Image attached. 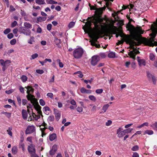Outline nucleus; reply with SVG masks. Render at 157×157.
Instances as JSON below:
<instances>
[{
	"mask_svg": "<svg viewBox=\"0 0 157 157\" xmlns=\"http://www.w3.org/2000/svg\"><path fill=\"white\" fill-rule=\"evenodd\" d=\"M12 128L11 127H9L8 129L7 130L8 134L11 136H12V132H11Z\"/></svg>",
	"mask_w": 157,
	"mask_h": 157,
	"instance_id": "31",
	"label": "nucleus"
},
{
	"mask_svg": "<svg viewBox=\"0 0 157 157\" xmlns=\"http://www.w3.org/2000/svg\"><path fill=\"white\" fill-rule=\"evenodd\" d=\"M47 95L51 98H52L53 97V94L51 93H49L47 94Z\"/></svg>",
	"mask_w": 157,
	"mask_h": 157,
	"instance_id": "57",
	"label": "nucleus"
},
{
	"mask_svg": "<svg viewBox=\"0 0 157 157\" xmlns=\"http://www.w3.org/2000/svg\"><path fill=\"white\" fill-rule=\"evenodd\" d=\"M19 32L26 36H29L31 33V31L30 30L27 29L24 27H21L19 28Z\"/></svg>",
	"mask_w": 157,
	"mask_h": 157,
	"instance_id": "5",
	"label": "nucleus"
},
{
	"mask_svg": "<svg viewBox=\"0 0 157 157\" xmlns=\"http://www.w3.org/2000/svg\"><path fill=\"white\" fill-rule=\"evenodd\" d=\"M11 63L10 60H6L5 61L3 59L0 60V64L3 67H6L8 66Z\"/></svg>",
	"mask_w": 157,
	"mask_h": 157,
	"instance_id": "10",
	"label": "nucleus"
},
{
	"mask_svg": "<svg viewBox=\"0 0 157 157\" xmlns=\"http://www.w3.org/2000/svg\"><path fill=\"white\" fill-rule=\"evenodd\" d=\"M77 75L80 78H82L83 77V75L82 74L80 71H78L76 73Z\"/></svg>",
	"mask_w": 157,
	"mask_h": 157,
	"instance_id": "48",
	"label": "nucleus"
},
{
	"mask_svg": "<svg viewBox=\"0 0 157 157\" xmlns=\"http://www.w3.org/2000/svg\"><path fill=\"white\" fill-rule=\"evenodd\" d=\"M105 9V8H102L97 9L96 11V13L98 14V15H100L102 13L103 10H104Z\"/></svg>",
	"mask_w": 157,
	"mask_h": 157,
	"instance_id": "17",
	"label": "nucleus"
},
{
	"mask_svg": "<svg viewBox=\"0 0 157 157\" xmlns=\"http://www.w3.org/2000/svg\"><path fill=\"white\" fill-rule=\"evenodd\" d=\"M25 144L24 143H23L22 141H21V142L19 144V147L21 148L23 152H24L25 151Z\"/></svg>",
	"mask_w": 157,
	"mask_h": 157,
	"instance_id": "19",
	"label": "nucleus"
},
{
	"mask_svg": "<svg viewBox=\"0 0 157 157\" xmlns=\"http://www.w3.org/2000/svg\"><path fill=\"white\" fill-rule=\"evenodd\" d=\"M1 114H3L6 115V116L8 118H10L11 117V113H7L4 111L2 112L1 113Z\"/></svg>",
	"mask_w": 157,
	"mask_h": 157,
	"instance_id": "26",
	"label": "nucleus"
},
{
	"mask_svg": "<svg viewBox=\"0 0 157 157\" xmlns=\"http://www.w3.org/2000/svg\"><path fill=\"white\" fill-rule=\"evenodd\" d=\"M46 17H40L37 18V20L39 21H45L46 19Z\"/></svg>",
	"mask_w": 157,
	"mask_h": 157,
	"instance_id": "33",
	"label": "nucleus"
},
{
	"mask_svg": "<svg viewBox=\"0 0 157 157\" xmlns=\"http://www.w3.org/2000/svg\"><path fill=\"white\" fill-rule=\"evenodd\" d=\"M57 138V136L56 133H54L50 134L49 136V140L51 141H53Z\"/></svg>",
	"mask_w": 157,
	"mask_h": 157,
	"instance_id": "13",
	"label": "nucleus"
},
{
	"mask_svg": "<svg viewBox=\"0 0 157 157\" xmlns=\"http://www.w3.org/2000/svg\"><path fill=\"white\" fill-rule=\"evenodd\" d=\"M38 56V54L37 53H35L33 54L31 56V58H30V59L31 60L37 58Z\"/></svg>",
	"mask_w": 157,
	"mask_h": 157,
	"instance_id": "44",
	"label": "nucleus"
},
{
	"mask_svg": "<svg viewBox=\"0 0 157 157\" xmlns=\"http://www.w3.org/2000/svg\"><path fill=\"white\" fill-rule=\"evenodd\" d=\"M28 95H27V98L29 100L31 101V103H32V101L34 99V96L30 94V93L27 94Z\"/></svg>",
	"mask_w": 157,
	"mask_h": 157,
	"instance_id": "21",
	"label": "nucleus"
},
{
	"mask_svg": "<svg viewBox=\"0 0 157 157\" xmlns=\"http://www.w3.org/2000/svg\"><path fill=\"white\" fill-rule=\"evenodd\" d=\"M47 3L48 4H57V2L53 0H50L47 2Z\"/></svg>",
	"mask_w": 157,
	"mask_h": 157,
	"instance_id": "43",
	"label": "nucleus"
},
{
	"mask_svg": "<svg viewBox=\"0 0 157 157\" xmlns=\"http://www.w3.org/2000/svg\"><path fill=\"white\" fill-rule=\"evenodd\" d=\"M148 125V123L147 122H145L144 123H143L142 124H141V125L137 126V128H141L143 127H144V126H147Z\"/></svg>",
	"mask_w": 157,
	"mask_h": 157,
	"instance_id": "42",
	"label": "nucleus"
},
{
	"mask_svg": "<svg viewBox=\"0 0 157 157\" xmlns=\"http://www.w3.org/2000/svg\"><path fill=\"white\" fill-rule=\"evenodd\" d=\"M61 116L60 113H56L55 114L56 119L57 121H58L60 119Z\"/></svg>",
	"mask_w": 157,
	"mask_h": 157,
	"instance_id": "32",
	"label": "nucleus"
},
{
	"mask_svg": "<svg viewBox=\"0 0 157 157\" xmlns=\"http://www.w3.org/2000/svg\"><path fill=\"white\" fill-rule=\"evenodd\" d=\"M57 146L56 145H54L52 147V150H53V151L56 152L57 150Z\"/></svg>",
	"mask_w": 157,
	"mask_h": 157,
	"instance_id": "60",
	"label": "nucleus"
},
{
	"mask_svg": "<svg viewBox=\"0 0 157 157\" xmlns=\"http://www.w3.org/2000/svg\"><path fill=\"white\" fill-rule=\"evenodd\" d=\"M39 102L40 104L42 106H43L44 105H45V102L42 99H40V100Z\"/></svg>",
	"mask_w": 157,
	"mask_h": 157,
	"instance_id": "46",
	"label": "nucleus"
},
{
	"mask_svg": "<svg viewBox=\"0 0 157 157\" xmlns=\"http://www.w3.org/2000/svg\"><path fill=\"white\" fill-rule=\"evenodd\" d=\"M126 28L129 31L132 39L134 40H132L129 39L128 40L130 48L133 49L132 51H130L128 53V55L133 59H135L136 54L140 53L139 51L136 49L137 47H134L135 46L139 45L141 43L151 46L157 45V42L155 41L154 39L155 36V34H150V36L151 37L149 39L144 38L140 39L138 37V36L140 34H143L144 32L140 28H135L134 26L130 24L127 25Z\"/></svg>",
	"mask_w": 157,
	"mask_h": 157,
	"instance_id": "1",
	"label": "nucleus"
},
{
	"mask_svg": "<svg viewBox=\"0 0 157 157\" xmlns=\"http://www.w3.org/2000/svg\"><path fill=\"white\" fill-rule=\"evenodd\" d=\"M124 131L125 134H128V133H130L133 130V129L128 128L126 129H124Z\"/></svg>",
	"mask_w": 157,
	"mask_h": 157,
	"instance_id": "38",
	"label": "nucleus"
},
{
	"mask_svg": "<svg viewBox=\"0 0 157 157\" xmlns=\"http://www.w3.org/2000/svg\"><path fill=\"white\" fill-rule=\"evenodd\" d=\"M139 149V147L138 145H135L133 146L131 150L133 151H136L138 150Z\"/></svg>",
	"mask_w": 157,
	"mask_h": 157,
	"instance_id": "39",
	"label": "nucleus"
},
{
	"mask_svg": "<svg viewBox=\"0 0 157 157\" xmlns=\"http://www.w3.org/2000/svg\"><path fill=\"white\" fill-rule=\"evenodd\" d=\"M36 3L38 5H44L45 4L44 0H35Z\"/></svg>",
	"mask_w": 157,
	"mask_h": 157,
	"instance_id": "24",
	"label": "nucleus"
},
{
	"mask_svg": "<svg viewBox=\"0 0 157 157\" xmlns=\"http://www.w3.org/2000/svg\"><path fill=\"white\" fill-rule=\"evenodd\" d=\"M12 151L13 154H16L18 152L17 147L16 146L13 147L12 149Z\"/></svg>",
	"mask_w": 157,
	"mask_h": 157,
	"instance_id": "23",
	"label": "nucleus"
},
{
	"mask_svg": "<svg viewBox=\"0 0 157 157\" xmlns=\"http://www.w3.org/2000/svg\"><path fill=\"white\" fill-rule=\"evenodd\" d=\"M70 103L72 105L75 106V107H77L76 102L73 99H71Z\"/></svg>",
	"mask_w": 157,
	"mask_h": 157,
	"instance_id": "41",
	"label": "nucleus"
},
{
	"mask_svg": "<svg viewBox=\"0 0 157 157\" xmlns=\"http://www.w3.org/2000/svg\"><path fill=\"white\" fill-rule=\"evenodd\" d=\"M84 52V50L82 48H79L75 49L73 51V55L75 59H80L82 57Z\"/></svg>",
	"mask_w": 157,
	"mask_h": 157,
	"instance_id": "3",
	"label": "nucleus"
},
{
	"mask_svg": "<svg viewBox=\"0 0 157 157\" xmlns=\"http://www.w3.org/2000/svg\"><path fill=\"white\" fill-rule=\"evenodd\" d=\"M16 39H13L10 41V44L11 45H14L16 44Z\"/></svg>",
	"mask_w": 157,
	"mask_h": 157,
	"instance_id": "56",
	"label": "nucleus"
},
{
	"mask_svg": "<svg viewBox=\"0 0 157 157\" xmlns=\"http://www.w3.org/2000/svg\"><path fill=\"white\" fill-rule=\"evenodd\" d=\"M34 107L37 111L39 114H41L42 112L41 111V107L39 105H35L34 106Z\"/></svg>",
	"mask_w": 157,
	"mask_h": 157,
	"instance_id": "14",
	"label": "nucleus"
},
{
	"mask_svg": "<svg viewBox=\"0 0 157 157\" xmlns=\"http://www.w3.org/2000/svg\"><path fill=\"white\" fill-rule=\"evenodd\" d=\"M91 21H89L86 23V29L83 27L85 32H87L88 30L91 29V23H93L94 25L95 29L94 32L92 33L90 36L92 40L91 41V44L97 48H99V45H97L96 43L97 40L99 37L102 34V32L101 29L102 27L101 23L102 22L103 20L99 16H95L91 18Z\"/></svg>",
	"mask_w": 157,
	"mask_h": 157,
	"instance_id": "2",
	"label": "nucleus"
},
{
	"mask_svg": "<svg viewBox=\"0 0 157 157\" xmlns=\"http://www.w3.org/2000/svg\"><path fill=\"white\" fill-rule=\"evenodd\" d=\"M137 61L139 65L141 66H145L146 64V63L145 60L143 59H140L139 57H137Z\"/></svg>",
	"mask_w": 157,
	"mask_h": 157,
	"instance_id": "12",
	"label": "nucleus"
},
{
	"mask_svg": "<svg viewBox=\"0 0 157 157\" xmlns=\"http://www.w3.org/2000/svg\"><path fill=\"white\" fill-rule=\"evenodd\" d=\"M111 30L113 33L116 34V37H117L120 35L119 34L117 33L118 30L117 28L116 27L113 26L111 29Z\"/></svg>",
	"mask_w": 157,
	"mask_h": 157,
	"instance_id": "15",
	"label": "nucleus"
},
{
	"mask_svg": "<svg viewBox=\"0 0 157 157\" xmlns=\"http://www.w3.org/2000/svg\"><path fill=\"white\" fill-rule=\"evenodd\" d=\"M77 111L79 113L83 111V109L82 107H78L76 108Z\"/></svg>",
	"mask_w": 157,
	"mask_h": 157,
	"instance_id": "49",
	"label": "nucleus"
},
{
	"mask_svg": "<svg viewBox=\"0 0 157 157\" xmlns=\"http://www.w3.org/2000/svg\"><path fill=\"white\" fill-rule=\"evenodd\" d=\"M24 25L25 27V28L27 29H31L32 27V24H31L30 23H28L27 22H25L24 24Z\"/></svg>",
	"mask_w": 157,
	"mask_h": 157,
	"instance_id": "22",
	"label": "nucleus"
},
{
	"mask_svg": "<svg viewBox=\"0 0 157 157\" xmlns=\"http://www.w3.org/2000/svg\"><path fill=\"white\" fill-rule=\"evenodd\" d=\"M116 134L117 137L119 138H122L125 135L124 130L121 127H119L117 129Z\"/></svg>",
	"mask_w": 157,
	"mask_h": 157,
	"instance_id": "6",
	"label": "nucleus"
},
{
	"mask_svg": "<svg viewBox=\"0 0 157 157\" xmlns=\"http://www.w3.org/2000/svg\"><path fill=\"white\" fill-rule=\"evenodd\" d=\"M17 98L19 105H20L21 104V99L20 97L19 96H17Z\"/></svg>",
	"mask_w": 157,
	"mask_h": 157,
	"instance_id": "55",
	"label": "nucleus"
},
{
	"mask_svg": "<svg viewBox=\"0 0 157 157\" xmlns=\"http://www.w3.org/2000/svg\"><path fill=\"white\" fill-rule=\"evenodd\" d=\"M109 104H106L104 105L102 108V110L103 111V112H105L108 109L109 107Z\"/></svg>",
	"mask_w": 157,
	"mask_h": 157,
	"instance_id": "27",
	"label": "nucleus"
},
{
	"mask_svg": "<svg viewBox=\"0 0 157 157\" xmlns=\"http://www.w3.org/2000/svg\"><path fill=\"white\" fill-rule=\"evenodd\" d=\"M27 77L25 75H22L21 77V79L23 82H26L27 80Z\"/></svg>",
	"mask_w": 157,
	"mask_h": 157,
	"instance_id": "37",
	"label": "nucleus"
},
{
	"mask_svg": "<svg viewBox=\"0 0 157 157\" xmlns=\"http://www.w3.org/2000/svg\"><path fill=\"white\" fill-rule=\"evenodd\" d=\"M115 56V53L113 52H111L108 54V56L111 58H114Z\"/></svg>",
	"mask_w": 157,
	"mask_h": 157,
	"instance_id": "34",
	"label": "nucleus"
},
{
	"mask_svg": "<svg viewBox=\"0 0 157 157\" xmlns=\"http://www.w3.org/2000/svg\"><path fill=\"white\" fill-rule=\"evenodd\" d=\"M35 127L33 125H28L25 131V133L26 135L35 132Z\"/></svg>",
	"mask_w": 157,
	"mask_h": 157,
	"instance_id": "4",
	"label": "nucleus"
},
{
	"mask_svg": "<svg viewBox=\"0 0 157 157\" xmlns=\"http://www.w3.org/2000/svg\"><path fill=\"white\" fill-rule=\"evenodd\" d=\"M41 32H42V29L40 27H39L37 29V30H36V32L37 33H41Z\"/></svg>",
	"mask_w": 157,
	"mask_h": 157,
	"instance_id": "61",
	"label": "nucleus"
},
{
	"mask_svg": "<svg viewBox=\"0 0 157 157\" xmlns=\"http://www.w3.org/2000/svg\"><path fill=\"white\" fill-rule=\"evenodd\" d=\"M75 22L71 21L68 24V27L69 28H71L73 27L75 25Z\"/></svg>",
	"mask_w": 157,
	"mask_h": 157,
	"instance_id": "36",
	"label": "nucleus"
},
{
	"mask_svg": "<svg viewBox=\"0 0 157 157\" xmlns=\"http://www.w3.org/2000/svg\"><path fill=\"white\" fill-rule=\"evenodd\" d=\"M156 21V23H155L154 24L152 25L151 28L152 32V33H154L155 35L157 33V19Z\"/></svg>",
	"mask_w": 157,
	"mask_h": 157,
	"instance_id": "11",
	"label": "nucleus"
},
{
	"mask_svg": "<svg viewBox=\"0 0 157 157\" xmlns=\"http://www.w3.org/2000/svg\"><path fill=\"white\" fill-rule=\"evenodd\" d=\"M132 157H139V154L137 152H135L133 153Z\"/></svg>",
	"mask_w": 157,
	"mask_h": 157,
	"instance_id": "62",
	"label": "nucleus"
},
{
	"mask_svg": "<svg viewBox=\"0 0 157 157\" xmlns=\"http://www.w3.org/2000/svg\"><path fill=\"white\" fill-rule=\"evenodd\" d=\"M40 114H38L37 115H36L35 113H33L32 116L33 117L35 118L36 120H38L40 118Z\"/></svg>",
	"mask_w": 157,
	"mask_h": 157,
	"instance_id": "30",
	"label": "nucleus"
},
{
	"mask_svg": "<svg viewBox=\"0 0 157 157\" xmlns=\"http://www.w3.org/2000/svg\"><path fill=\"white\" fill-rule=\"evenodd\" d=\"M32 137H28L27 138V140L30 143V144H32Z\"/></svg>",
	"mask_w": 157,
	"mask_h": 157,
	"instance_id": "50",
	"label": "nucleus"
},
{
	"mask_svg": "<svg viewBox=\"0 0 157 157\" xmlns=\"http://www.w3.org/2000/svg\"><path fill=\"white\" fill-rule=\"evenodd\" d=\"M112 123V121L111 120H108L107 122H106L105 125L106 126H109Z\"/></svg>",
	"mask_w": 157,
	"mask_h": 157,
	"instance_id": "53",
	"label": "nucleus"
},
{
	"mask_svg": "<svg viewBox=\"0 0 157 157\" xmlns=\"http://www.w3.org/2000/svg\"><path fill=\"white\" fill-rule=\"evenodd\" d=\"M150 126L154 130L157 131V122L153 123Z\"/></svg>",
	"mask_w": 157,
	"mask_h": 157,
	"instance_id": "20",
	"label": "nucleus"
},
{
	"mask_svg": "<svg viewBox=\"0 0 157 157\" xmlns=\"http://www.w3.org/2000/svg\"><path fill=\"white\" fill-rule=\"evenodd\" d=\"M34 42V38L33 36H30V39L28 41V43L30 44H32Z\"/></svg>",
	"mask_w": 157,
	"mask_h": 157,
	"instance_id": "29",
	"label": "nucleus"
},
{
	"mask_svg": "<svg viewBox=\"0 0 157 157\" xmlns=\"http://www.w3.org/2000/svg\"><path fill=\"white\" fill-rule=\"evenodd\" d=\"M154 133L153 131L152 130H147L144 132V135L147 134L148 135H151Z\"/></svg>",
	"mask_w": 157,
	"mask_h": 157,
	"instance_id": "28",
	"label": "nucleus"
},
{
	"mask_svg": "<svg viewBox=\"0 0 157 157\" xmlns=\"http://www.w3.org/2000/svg\"><path fill=\"white\" fill-rule=\"evenodd\" d=\"M10 29H7L4 31V33L5 34H7L10 33Z\"/></svg>",
	"mask_w": 157,
	"mask_h": 157,
	"instance_id": "54",
	"label": "nucleus"
},
{
	"mask_svg": "<svg viewBox=\"0 0 157 157\" xmlns=\"http://www.w3.org/2000/svg\"><path fill=\"white\" fill-rule=\"evenodd\" d=\"M14 91V90L11 89H10L8 90H6V91L5 92H6V93L7 94H11V93H13V92Z\"/></svg>",
	"mask_w": 157,
	"mask_h": 157,
	"instance_id": "52",
	"label": "nucleus"
},
{
	"mask_svg": "<svg viewBox=\"0 0 157 157\" xmlns=\"http://www.w3.org/2000/svg\"><path fill=\"white\" fill-rule=\"evenodd\" d=\"M52 25L51 24H49L47 25V29L49 30L50 31L51 29Z\"/></svg>",
	"mask_w": 157,
	"mask_h": 157,
	"instance_id": "63",
	"label": "nucleus"
},
{
	"mask_svg": "<svg viewBox=\"0 0 157 157\" xmlns=\"http://www.w3.org/2000/svg\"><path fill=\"white\" fill-rule=\"evenodd\" d=\"M17 24V22L16 21H14L11 24V27H13L15 26Z\"/></svg>",
	"mask_w": 157,
	"mask_h": 157,
	"instance_id": "58",
	"label": "nucleus"
},
{
	"mask_svg": "<svg viewBox=\"0 0 157 157\" xmlns=\"http://www.w3.org/2000/svg\"><path fill=\"white\" fill-rule=\"evenodd\" d=\"M22 117L24 120L27 119L28 117V113L26 110L25 109H23L22 110Z\"/></svg>",
	"mask_w": 157,
	"mask_h": 157,
	"instance_id": "16",
	"label": "nucleus"
},
{
	"mask_svg": "<svg viewBox=\"0 0 157 157\" xmlns=\"http://www.w3.org/2000/svg\"><path fill=\"white\" fill-rule=\"evenodd\" d=\"M36 71L37 73L40 74H42L44 73V71L42 70L38 69L36 70Z\"/></svg>",
	"mask_w": 157,
	"mask_h": 157,
	"instance_id": "51",
	"label": "nucleus"
},
{
	"mask_svg": "<svg viewBox=\"0 0 157 157\" xmlns=\"http://www.w3.org/2000/svg\"><path fill=\"white\" fill-rule=\"evenodd\" d=\"M147 76L149 80H151L154 84H155L156 82V79L155 76L148 71H147Z\"/></svg>",
	"mask_w": 157,
	"mask_h": 157,
	"instance_id": "9",
	"label": "nucleus"
},
{
	"mask_svg": "<svg viewBox=\"0 0 157 157\" xmlns=\"http://www.w3.org/2000/svg\"><path fill=\"white\" fill-rule=\"evenodd\" d=\"M149 58L151 60L153 61L155 59V55L152 53H150L149 55Z\"/></svg>",
	"mask_w": 157,
	"mask_h": 157,
	"instance_id": "35",
	"label": "nucleus"
},
{
	"mask_svg": "<svg viewBox=\"0 0 157 157\" xmlns=\"http://www.w3.org/2000/svg\"><path fill=\"white\" fill-rule=\"evenodd\" d=\"M13 36V35L12 33H10L7 35V37L9 39L12 38Z\"/></svg>",
	"mask_w": 157,
	"mask_h": 157,
	"instance_id": "59",
	"label": "nucleus"
},
{
	"mask_svg": "<svg viewBox=\"0 0 157 157\" xmlns=\"http://www.w3.org/2000/svg\"><path fill=\"white\" fill-rule=\"evenodd\" d=\"M34 104H33L32 105L29 104V105L27 106L28 111L29 112V109H31L33 106L34 107Z\"/></svg>",
	"mask_w": 157,
	"mask_h": 157,
	"instance_id": "47",
	"label": "nucleus"
},
{
	"mask_svg": "<svg viewBox=\"0 0 157 157\" xmlns=\"http://www.w3.org/2000/svg\"><path fill=\"white\" fill-rule=\"evenodd\" d=\"M89 98L91 101H95L96 100V98L93 95H90L89 96Z\"/></svg>",
	"mask_w": 157,
	"mask_h": 157,
	"instance_id": "40",
	"label": "nucleus"
},
{
	"mask_svg": "<svg viewBox=\"0 0 157 157\" xmlns=\"http://www.w3.org/2000/svg\"><path fill=\"white\" fill-rule=\"evenodd\" d=\"M54 119V117L52 116H50L48 117V120L50 121H53Z\"/></svg>",
	"mask_w": 157,
	"mask_h": 157,
	"instance_id": "64",
	"label": "nucleus"
},
{
	"mask_svg": "<svg viewBox=\"0 0 157 157\" xmlns=\"http://www.w3.org/2000/svg\"><path fill=\"white\" fill-rule=\"evenodd\" d=\"M28 150L31 155L34 154L36 153L35 146L33 144H31L28 147Z\"/></svg>",
	"mask_w": 157,
	"mask_h": 157,
	"instance_id": "8",
	"label": "nucleus"
},
{
	"mask_svg": "<svg viewBox=\"0 0 157 157\" xmlns=\"http://www.w3.org/2000/svg\"><path fill=\"white\" fill-rule=\"evenodd\" d=\"M103 91V90L102 89H98L96 90L95 91V92L96 93L98 94H100L102 93Z\"/></svg>",
	"mask_w": 157,
	"mask_h": 157,
	"instance_id": "45",
	"label": "nucleus"
},
{
	"mask_svg": "<svg viewBox=\"0 0 157 157\" xmlns=\"http://www.w3.org/2000/svg\"><path fill=\"white\" fill-rule=\"evenodd\" d=\"M54 41L56 44L58 46H59L61 43V40L56 37H55Z\"/></svg>",
	"mask_w": 157,
	"mask_h": 157,
	"instance_id": "25",
	"label": "nucleus"
},
{
	"mask_svg": "<svg viewBox=\"0 0 157 157\" xmlns=\"http://www.w3.org/2000/svg\"><path fill=\"white\" fill-rule=\"evenodd\" d=\"M99 57L97 56H94L91 58V60L90 62L91 64L93 66L95 65L100 60Z\"/></svg>",
	"mask_w": 157,
	"mask_h": 157,
	"instance_id": "7",
	"label": "nucleus"
},
{
	"mask_svg": "<svg viewBox=\"0 0 157 157\" xmlns=\"http://www.w3.org/2000/svg\"><path fill=\"white\" fill-rule=\"evenodd\" d=\"M25 88L27 90V94L30 93V92L33 93L34 92V89L32 88V87L28 86L25 87Z\"/></svg>",
	"mask_w": 157,
	"mask_h": 157,
	"instance_id": "18",
	"label": "nucleus"
}]
</instances>
